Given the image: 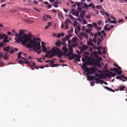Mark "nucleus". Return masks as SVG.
I'll return each instance as SVG.
<instances>
[{
    "instance_id": "obj_1",
    "label": "nucleus",
    "mask_w": 127,
    "mask_h": 127,
    "mask_svg": "<svg viewBox=\"0 0 127 127\" xmlns=\"http://www.w3.org/2000/svg\"><path fill=\"white\" fill-rule=\"evenodd\" d=\"M24 33L22 31H20L19 34L15 35L16 37L14 38L16 42L19 43L21 42V44L24 46H26L27 47L30 48L31 47L34 46L35 48L39 49L40 44L36 43L31 39L29 36L24 34L22 35Z\"/></svg>"
},
{
    "instance_id": "obj_2",
    "label": "nucleus",
    "mask_w": 127,
    "mask_h": 127,
    "mask_svg": "<svg viewBox=\"0 0 127 127\" xmlns=\"http://www.w3.org/2000/svg\"><path fill=\"white\" fill-rule=\"evenodd\" d=\"M105 72L106 73L103 74H100L99 75L98 73H95V76L98 77L101 79H105L107 77H108L109 78H110L111 76L114 77L116 75V73H113L112 72H110L108 70H106L105 71Z\"/></svg>"
},
{
    "instance_id": "obj_3",
    "label": "nucleus",
    "mask_w": 127,
    "mask_h": 127,
    "mask_svg": "<svg viewBox=\"0 0 127 127\" xmlns=\"http://www.w3.org/2000/svg\"><path fill=\"white\" fill-rule=\"evenodd\" d=\"M76 4L77 6V9L79 11L81 10L82 8H88V7H92L93 8L95 9V7L94 4L92 3H90L88 5L86 3H83L82 2H76Z\"/></svg>"
},
{
    "instance_id": "obj_4",
    "label": "nucleus",
    "mask_w": 127,
    "mask_h": 127,
    "mask_svg": "<svg viewBox=\"0 0 127 127\" xmlns=\"http://www.w3.org/2000/svg\"><path fill=\"white\" fill-rule=\"evenodd\" d=\"M58 50L56 48H54V47L50 51H47L46 52L47 54L45 55H42V56L44 57H53L55 54H58Z\"/></svg>"
},
{
    "instance_id": "obj_5",
    "label": "nucleus",
    "mask_w": 127,
    "mask_h": 127,
    "mask_svg": "<svg viewBox=\"0 0 127 127\" xmlns=\"http://www.w3.org/2000/svg\"><path fill=\"white\" fill-rule=\"evenodd\" d=\"M35 41L36 43H37L40 44V46L39 47V49H38L36 48H35V47L34 46L32 47H31L30 48H32L33 49L34 51L36 52H37V53L38 54H39L42 51H43L44 52H46L47 51V48H46L45 46H43L42 47V50L41 49V47L40 46V44L39 42H37L35 41Z\"/></svg>"
},
{
    "instance_id": "obj_6",
    "label": "nucleus",
    "mask_w": 127,
    "mask_h": 127,
    "mask_svg": "<svg viewBox=\"0 0 127 127\" xmlns=\"http://www.w3.org/2000/svg\"><path fill=\"white\" fill-rule=\"evenodd\" d=\"M54 48H56L58 50L59 52H58V54H55L58 55V57H62V55L64 56V54H67V53H66L68 51V48L65 46H64L62 48V50L63 52V53H62L58 48H57L56 47H54Z\"/></svg>"
},
{
    "instance_id": "obj_7",
    "label": "nucleus",
    "mask_w": 127,
    "mask_h": 127,
    "mask_svg": "<svg viewBox=\"0 0 127 127\" xmlns=\"http://www.w3.org/2000/svg\"><path fill=\"white\" fill-rule=\"evenodd\" d=\"M68 43L69 44H68V46L69 48V50L70 51L68 53H67V54H64V56H68L73 54V51L72 47H74L75 45L72 43L71 42H69Z\"/></svg>"
},
{
    "instance_id": "obj_8",
    "label": "nucleus",
    "mask_w": 127,
    "mask_h": 127,
    "mask_svg": "<svg viewBox=\"0 0 127 127\" xmlns=\"http://www.w3.org/2000/svg\"><path fill=\"white\" fill-rule=\"evenodd\" d=\"M84 71L87 72L88 74H93L95 72L96 69L94 67L89 68L87 67H85Z\"/></svg>"
},
{
    "instance_id": "obj_9",
    "label": "nucleus",
    "mask_w": 127,
    "mask_h": 127,
    "mask_svg": "<svg viewBox=\"0 0 127 127\" xmlns=\"http://www.w3.org/2000/svg\"><path fill=\"white\" fill-rule=\"evenodd\" d=\"M87 60L90 62V63H92V64L96 65L97 63H99V61L97 59L96 60L93 58H90L89 57H88Z\"/></svg>"
},
{
    "instance_id": "obj_10",
    "label": "nucleus",
    "mask_w": 127,
    "mask_h": 127,
    "mask_svg": "<svg viewBox=\"0 0 127 127\" xmlns=\"http://www.w3.org/2000/svg\"><path fill=\"white\" fill-rule=\"evenodd\" d=\"M109 22H110L111 23H113L115 24H116L117 23V22L115 20V19L113 16H108L107 19L105 20V23H107Z\"/></svg>"
},
{
    "instance_id": "obj_11",
    "label": "nucleus",
    "mask_w": 127,
    "mask_h": 127,
    "mask_svg": "<svg viewBox=\"0 0 127 127\" xmlns=\"http://www.w3.org/2000/svg\"><path fill=\"white\" fill-rule=\"evenodd\" d=\"M73 26L75 28V32L77 34L79 32L80 27L79 25H78L77 23L76 22H74L73 24Z\"/></svg>"
},
{
    "instance_id": "obj_12",
    "label": "nucleus",
    "mask_w": 127,
    "mask_h": 127,
    "mask_svg": "<svg viewBox=\"0 0 127 127\" xmlns=\"http://www.w3.org/2000/svg\"><path fill=\"white\" fill-rule=\"evenodd\" d=\"M106 88L109 90L113 92H114L115 91H118L119 90H120L121 91H123L124 89H126V88L123 86H120L117 89L115 90H112L110 88L107 87H106Z\"/></svg>"
},
{
    "instance_id": "obj_13",
    "label": "nucleus",
    "mask_w": 127,
    "mask_h": 127,
    "mask_svg": "<svg viewBox=\"0 0 127 127\" xmlns=\"http://www.w3.org/2000/svg\"><path fill=\"white\" fill-rule=\"evenodd\" d=\"M96 34L97 36H99L100 38L101 39L102 38V36H105V34L103 31H101V32H98Z\"/></svg>"
},
{
    "instance_id": "obj_14",
    "label": "nucleus",
    "mask_w": 127,
    "mask_h": 127,
    "mask_svg": "<svg viewBox=\"0 0 127 127\" xmlns=\"http://www.w3.org/2000/svg\"><path fill=\"white\" fill-rule=\"evenodd\" d=\"M79 38L81 39H82V37H83L86 39H88V37L87 35L86 34L82 32L81 33L77 35Z\"/></svg>"
},
{
    "instance_id": "obj_15",
    "label": "nucleus",
    "mask_w": 127,
    "mask_h": 127,
    "mask_svg": "<svg viewBox=\"0 0 127 127\" xmlns=\"http://www.w3.org/2000/svg\"><path fill=\"white\" fill-rule=\"evenodd\" d=\"M88 57L86 59V62L84 63V65L83 66V68L84 70L85 69V67H87L86 66H87L88 65H90L92 64V63H90V62L87 60Z\"/></svg>"
},
{
    "instance_id": "obj_16",
    "label": "nucleus",
    "mask_w": 127,
    "mask_h": 127,
    "mask_svg": "<svg viewBox=\"0 0 127 127\" xmlns=\"http://www.w3.org/2000/svg\"><path fill=\"white\" fill-rule=\"evenodd\" d=\"M51 2L53 3V6L56 7H57L58 6V4H60L59 2L55 1L54 0H49Z\"/></svg>"
},
{
    "instance_id": "obj_17",
    "label": "nucleus",
    "mask_w": 127,
    "mask_h": 127,
    "mask_svg": "<svg viewBox=\"0 0 127 127\" xmlns=\"http://www.w3.org/2000/svg\"><path fill=\"white\" fill-rule=\"evenodd\" d=\"M70 23V21L69 19H67L66 20L64 23L65 29H67L68 28V24Z\"/></svg>"
},
{
    "instance_id": "obj_18",
    "label": "nucleus",
    "mask_w": 127,
    "mask_h": 127,
    "mask_svg": "<svg viewBox=\"0 0 127 127\" xmlns=\"http://www.w3.org/2000/svg\"><path fill=\"white\" fill-rule=\"evenodd\" d=\"M75 62H76V60L78 62H80V58L81 57V56L80 55H77L75 54Z\"/></svg>"
},
{
    "instance_id": "obj_19",
    "label": "nucleus",
    "mask_w": 127,
    "mask_h": 127,
    "mask_svg": "<svg viewBox=\"0 0 127 127\" xmlns=\"http://www.w3.org/2000/svg\"><path fill=\"white\" fill-rule=\"evenodd\" d=\"M51 19V18L49 16L45 15L43 16V20L44 21H48V19Z\"/></svg>"
},
{
    "instance_id": "obj_20",
    "label": "nucleus",
    "mask_w": 127,
    "mask_h": 127,
    "mask_svg": "<svg viewBox=\"0 0 127 127\" xmlns=\"http://www.w3.org/2000/svg\"><path fill=\"white\" fill-rule=\"evenodd\" d=\"M121 68L119 66H118L117 68V70L116 72L118 75H120L122 74V71Z\"/></svg>"
},
{
    "instance_id": "obj_21",
    "label": "nucleus",
    "mask_w": 127,
    "mask_h": 127,
    "mask_svg": "<svg viewBox=\"0 0 127 127\" xmlns=\"http://www.w3.org/2000/svg\"><path fill=\"white\" fill-rule=\"evenodd\" d=\"M23 53L22 52H19V53L18 54V56H17V57L19 59H20L21 58H22V59L24 60H26V59L24 58H22L21 55V54H23Z\"/></svg>"
},
{
    "instance_id": "obj_22",
    "label": "nucleus",
    "mask_w": 127,
    "mask_h": 127,
    "mask_svg": "<svg viewBox=\"0 0 127 127\" xmlns=\"http://www.w3.org/2000/svg\"><path fill=\"white\" fill-rule=\"evenodd\" d=\"M71 12L73 14L77 16L78 15V12H76L75 10L73 9H72L71 11Z\"/></svg>"
},
{
    "instance_id": "obj_23",
    "label": "nucleus",
    "mask_w": 127,
    "mask_h": 127,
    "mask_svg": "<svg viewBox=\"0 0 127 127\" xmlns=\"http://www.w3.org/2000/svg\"><path fill=\"white\" fill-rule=\"evenodd\" d=\"M69 36V35H67L65 38H63L62 39V41L63 42H65L67 40H69L70 38Z\"/></svg>"
},
{
    "instance_id": "obj_24",
    "label": "nucleus",
    "mask_w": 127,
    "mask_h": 127,
    "mask_svg": "<svg viewBox=\"0 0 127 127\" xmlns=\"http://www.w3.org/2000/svg\"><path fill=\"white\" fill-rule=\"evenodd\" d=\"M8 38L7 36L4 34L2 35H0V38L8 39Z\"/></svg>"
},
{
    "instance_id": "obj_25",
    "label": "nucleus",
    "mask_w": 127,
    "mask_h": 127,
    "mask_svg": "<svg viewBox=\"0 0 127 127\" xmlns=\"http://www.w3.org/2000/svg\"><path fill=\"white\" fill-rule=\"evenodd\" d=\"M73 29H71L70 30L68 31V34L67 35H69V37H70L72 36V32Z\"/></svg>"
},
{
    "instance_id": "obj_26",
    "label": "nucleus",
    "mask_w": 127,
    "mask_h": 127,
    "mask_svg": "<svg viewBox=\"0 0 127 127\" xmlns=\"http://www.w3.org/2000/svg\"><path fill=\"white\" fill-rule=\"evenodd\" d=\"M75 54H72L70 56H69V55L68 56V59L70 60H72L73 59H74L75 57Z\"/></svg>"
},
{
    "instance_id": "obj_27",
    "label": "nucleus",
    "mask_w": 127,
    "mask_h": 127,
    "mask_svg": "<svg viewBox=\"0 0 127 127\" xmlns=\"http://www.w3.org/2000/svg\"><path fill=\"white\" fill-rule=\"evenodd\" d=\"M92 54L94 56L95 58H97L98 57L97 53L95 52H93L92 53Z\"/></svg>"
},
{
    "instance_id": "obj_28",
    "label": "nucleus",
    "mask_w": 127,
    "mask_h": 127,
    "mask_svg": "<svg viewBox=\"0 0 127 127\" xmlns=\"http://www.w3.org/2000/svg\"><path fill=\"white\" fill-rule=\"evenodd\" d=\"M88 48V47L87 46H84L82 47L81 48V50L82 51H85Z\"/></svg>"
},
{
    "instance_id": "obj_29",
    "label": "nucleus",
    "mask_w": 127,
    "mask_h": 127,
    "mask_svg": "<svg viewBox=\"0 0 127 127\" xmlns=\"http://www.w3.org/2000/svg\"><path fill=\"white\" fill-rule=\"evenodd\" d=\"M108 26V25H107L105 26V29L108 31H109L110 29H112L113 28L114 26L113 25H111L109 28H107V27Z\"/></svg>"
},
{
    "instance_id": "obj_30",
    "label": "nucleus",
    "mask_w": 127,
    "mask_h": 127,
    "mask_svg": "<svg viewBox=\"0 0 127 127\" xmlns=\"http://www.w3.org/2000/svg\"><path fill=\"white\" fill-rule=\"evenodd\" d=\"M10 49L9 47L7 46L6 47H4L3 49V50L4 51H6L7 52H9V50Z\"/></svg>"
},
{
    "instance_id": "obj_31",
    "label": "nucleus",
    "mask_w": 127,
    "mask_h": 127,
    "mask_svg": "<svg viewBox=\"0 0 127 127\" xmlns=\"http://www.w3.org/2000/svg\"><path fill=\"white\" fill-rule=\"evenodd\" d=\"M4 59L5 60H7L8 58V55L7 53L5 54L3 56Z\"/></svg>"
},
{
    "instance_id": "obj_32",
    "label": "nucleus",
    "mask_w": 127,
    "mask_h": 127,
    "mask_svg": "<svg viewBox=\"0 0 127 127\" xmlns=\"http://www.w3.org/2000/svg\"><path fill=\"white\" fill-rule=\"evenodd\" d=\"M37 59L39 62L41 63L45 59L44 58H41L40 59L37 58Z\"/></svg>"
},
{
    "instance_id": "obj_33",
    "label": "nucleus",
    "mask_w": 127,
    "mask_h": 127,
    "mask_svg": "<svg viewBox=\"0 0 127 127\" xmlns=\"http://www.w3.org/2000/svg\"><path fill=\"white\" fill-rule=\"evenodd\" d=\"M100 13H101L103 15H106L107 16H109V14H108L107 12H105L103 11H101Z\"/></svg>"
},
{
    "instance_id": "obj_34",
    "label": "nucleus",
    "mask_w": 127,
    "mask_h": 127,
    "mask_svg": "<svg viewBox=\"0 0 127 127\" xmlns=\"http://www.w3.org/2000/svg\"><path fill=\"white\" fill-rule=\"evenodd\" d=\"M26 63L29 66H32V62H29L28 61H25L24 62V64Z\"/></svg>"
},
{
    "instance_id": "obj_35",
    "label": "nucleus",
    "mask_w": 127,
    "mask_h": 127,
    "mask_svg": "<svg viewBox=\"0 0 127 127\" xmlns=\"http://www.w3.org/2000/svg\"><path fill=\"white\" fill-rule=\"evenodd\" d=\"M96 77L95 76H89L88 77V78L90 80H93L94 79H95Z\"/></svg>"
},
{
    "instance_id": "obj_36",
    "label": "nucleus",
    "mask_w": 127,
    "mask_h": 127,
    "mask_svg": "<svg viewBox=\"0 0 127 127\" xmlns=\"http://www.w3.org/2000/svg\"><path fill=\"white\" fill-rule=\"evenodd\" d=\"M97 36V35L96 34H95L94 35V38H93L92 40L95 43H96V38Z\"/></svg>"
},
{
    "instance_id": "obj_37",
    "label": "nucleus",
    "mask_w": 127,
    "mask_h": 127,
    "mask_svg": "<svg viewBox=\"0 0 127 127\" xmlns=\"http://www.w3.org/2000/svg\"><path fill=\"white\" fill-rule=\"evenodd\" d=\"M77 40V38L75 37H73L72 38L71 40V42H73V43H75L76 42Z\"/></svg>"
},
{
    "instance_id": "obj_38",
    "label": "nucleus",
    "mask_w": 127,
    "mask_h": 127,
    "mask_svg": "<svg viewBox=\"0 0 127 127\" xmlns=\"http://www.w3.org/2000/svg\"><path fill=\"white\" fill-rule=\"evenodd\" d=\"M32 64L33 66L35 68L37 69H38L40 68V67L36 66L35 65V64L34 62H32Z\"/></svg>"
},
{
    "instance_id": "obj_39",
    "label": "nucleus",
    "mask_w": 127,
    "mask_h": 127,
    "mask_svg": "<svg viewBox=\"0 0 127 127\" xmlns=\"http://www.w3.org/2000/svg\"><path fill=\"white\" fill-rule=\"evenodd\" d=\"M51 23L50 22H48V25L47 26H46L45 27V29H47L48 28L51 26Z\"/></svg>"
},
{
    "instance_id": "obj_40",
    "label": "nucleus",
    "mask_w": 127,
    "mask_h": 127,
    "mask_svg": "<svg viewBox=\"0 0 127 127\" xmlns=\"http://www.w3.org/2000/svg\"><path fill=\"white\" fill-rule=\"evenodd\" d=\"M100 78H97L96 77L95 78V80L96 84H98L99 83V81L100 79Z\"/></svg>"
},
{
    "instance_id": "obj_41",
    "label": "nucleus",
    "mask_w": 127,
    "mask_h": 127,
    "mask_svg": "<svg viewBox=\"0 0 127 127\" xmlns=\"http://www.w3.org/2000/svg\"><path fill=\"white\" fill-rule=\"evenodd\" d=\"M25 21L27 22L28 23H33L34 22L33 21L31 20H29L28 19H26L25 20Z\"/></svg>"
},
{
    "instance_id": "obj_42",
    "label": "nucleus",
    "mask_w": 127,
    "mask_h": 127,
    "mask_svg": "<svg viewBox=\"0 0 127 127\" xmlns=\"http://www.w3.org/2000/svg\"><path fill=\"white\" fill-rule=\"evenodd\" d=\"M96 8L97 9H101L102 7L101 5H97L96 6Z\"/></svg>"
},
{
    "instance_id": "obj_43",
    "label": "nucleus",
    "mask_w": 127,
    "mask_h": 127,
    "mask_svg": "<svg viewBox=\"0 0 127 127\" xmlns=\"http://www.w3.org/2000/svg\"><path fill=\"white\" fill-rule=\"evenodd\" d=\"M121 77H122L124 79V81L127 80V77H126L124 76V75H122L121 76Z\"/></svg>"
},
{
    "instance_id": "obj_44",
    "label": "nucleus",
    "mask_w": 127,
    "mask_h": 127,
    "mask_svg": "<svg viewBox=\"0 0 127 127\" xmlns=\"http://www.w3.org/2000/svg\"><path fill=\"white\" fill-rule=\"evenodd\" d=\"M7 39H5L2 41V43H4L5 42H9V41Z\"/></svg>"
},
{
    "instance_id": "obj_45",
    "label": "nucleus",
    "mask_w": 127,
    "mask_h": 127,
    "mask_svg": "<svg viewBox=\"0 0 127 127\" xmlns=\"http://www.w3.org/2000/svg\"><path fill=\"white\" fill-rule=\"evenodd\" d=\"M91 30L92 29L91 28H89L86 30V32L87 33H90Z\"/></svg>"
},
{
    "instance_id": "obj_46",
    "label": "nucleus",
    "mask_w": 127,
    "mask_h": 127,
    "mask_svg": "<svg viewBox=\"0 0 127 127\" xmlns=\"http://www.w3.org/2000/svg\"><path fill=\"white\" fill-rule=\"evenodd\" d=\"M88 44L90 46H92L93 45V43L91 41L88 42Z\"/></svg>"
},
{
    "instance_id": "obj_47",
    "label": "nucleus",
    "mask_w": 127,
    "mask_h": 127,
    "mask_svg": "<svg viewBox=\"0 0 127 127\" xmlns=\"http://www.w3.org/2000/svg\"><path fill=\"white\" fill-rule=\"evenodd\" d=\"M92 23H93L94 27H95V28H97V25L96 23H95L94 22H93Z\"/></svg>"
},
{
    "instance_id": "obj_48",
    "label": "nucleus",
    "mask_w": 127,
    "mask_h": 127,
    "mask_svg": "<svg viewBox=\"0 0 127 127\" xmlns=\"http://www.w3.org/2000/svg\"><path fill=\"white\" fill-rule=\"evenodd\" d=\"M56 45L57 46H60L61 45V43L59 41H57L56 43Z\"/></svg>"
},
{
    "instance_id": "obj_49",
    "label": "nucleus",
    "mask_w": 127,
    "mask_h": 127,
    "mask_svg": "<svg viewBox=\"0 0 127 127\" xmlns=\"http://www.w3.org/2000/svg\"><path fill=\"white\" fill-rule=\"evenodd\" d=\"M16 50V49L15 50L12 49L9 52H10V54H12L15 52V51Z\"/></svg>"
},
{
    "instance_id": "obj_50",
    "label": "nucleus",
    "mask_w": 127,
    "mask_h": 127,
    "mask_svg": "<svg viewBox=\"0 0 127 127\" xmlns=\"http://www.w3.org/2000/svg\"><path fill=\"white\" fill-rule=\"evenodd\" d=\"M102 50L103 51V53L104 54H105L106 53V52L105 51V47H103L102 48Z\"/></svg>"
},
{
    "instance_id": "obj_51",
    "label": "nucleus",
    "mask_w": 127,
    "mask_h": 127,
    "mask_svg": "<svg viewBox=\"0 0 127 127\" xmlns=\"http://www.w3.org/2000/svg\"><path fill=\"white\" fill-rule=\"evenodd\" d=\"M19 63L23 64H24V62L21 60H20L19 61Z\"/></svg>"
},
{
    "instance_id": "obj_52",
    "label": "nucleus",
    "mask_w": 127,
    "mask_h": 127,
    "mask_svg": "<svg viewBox=\"0 0 127 127\" xmlns=\"http://www.w3.org/2000/svg\"><path fill=\"white\" fill-rule=\"evenodd\" d=\"M116 79H120V80H122V81H124V80L123 79H122L121 77L119 76H118L116 77Z\"/></svg>"
},
{
    "instance_id": "obj_53",
    "label": "nucleus",
    "mask_w": 127,
    "mask_h": 127,
    "mask_svg": "<svg viewBox=\"0 0 127 127\" xmlns=\"http://www.w3.org/2000/svg\"><path fill=\"white\" fill-rule=\"evenodd\" d=\"M110 70L112 71H115L116 72V71L117 70V68H114L113 69H110Z\"/></svg>"
},
{
    "instance_id": "obj_54",
    "label": "nucleus",
    "mask_w": 127,
    "mask_h": 127,
    "mask_svg": "<svg viewBox=\"0 0 127 127\" xmlns=\"http://www.w3.org/2000/svg\"><path fill=\"white\" fill-rule=\"evenodd\" d=\"M84 15L80 14V15L79 16V17L80 18L82 19L84 17Z\"/></svg>"
},
{
    "instance_id": "obj_55",
    "label": "nucleus",
    "mask_w": 127,
    "mask_h": 127,
    "mask_svg": "<svg viewBox=\"0 0 127 127\" xmlns=\"http://www.w3.org/2000/svg\"><path fill=\"white\" fill-rule=\"evenodd\" d=\"M125 1V0H119V1L120 3H125L126 1Z\"/></svg>"
},
{
    "instance_id": "obj_56",
    "label": "nucleus",
    "mask_w": 127,
    "mask_h": 127,
    "mask_svg": "<svg viewBox=\"0 0 127 127\" xmlns=\"http://www.w3.org/2000/svg\"><path fill=\"white\" fill-rule=\"evenodd\" d=\"M59 15L61 18H63V14L62 13H59Z\"/></svg>"
},
{
    "instance_id": "obj_57",
    "label": "nucleus",
    "mask_w": 127,
    "mask_h": 127,
    "mask_svg": "<svg viewBox=\"0 0 127 127\" xmlns=\"http://www.w3.org/2000/svg\"><path fill=\"white\" fill-rule=\"evenodd\" d=\"M45 44L43 42H41V46L42 47L43 46H45Z\"/></svg>"
},
{
    "instance_id": "obj_58",
    "label": "nucleus",
    "mask_w": 127,
    "mask_h": 127,
    "mask_svg": "<svg viewBox=\"0 0 127 127\" xmlns=\"http://www.w3.org/2000/svg\"><path fill=\"white\" fill-rule=\"evenodd\" d=\"M95 84V82L94 81H91V84L92 86L94 85Z\"/></svg>"
},
{
    "instance_id": "obj_59",
    "label": "nucleus",
    "mask_w": 127,
    "mask_h": 127,
    "mask_svg": "<svg viewBox=\"0 0 127 127\" xmlns=\"http://www.w3.org/2000/svg\"><path fill=\"white\" fill-rule=\"evenodd\" d=\"M86 12L84 10H82L81 11V14L84 15L85 13Z\"/></svg>"
},
{
    "instance_id": "obj_60",
    "label": "nucleus",
    "mask_w": 127,
    "mask_h": 127,
    "mask_svg": "<svg viewBox=\"0 0 127 127\" xmlns=\"http://www.w3.org/2000/svg\"><path fill=\"white\" fill-rule=\"evenodd\" d=\"M86 59H85V58H83L82 59V62H83L84 63L86 62Z\"/></svg>"
},
{
    "instance_id": "obj_61",
    "label": "nucleus",
    "mask_w": 127,
    "mask_h": 127,
    "mask_svg": "<svg viewBox=\"0 0 127 127\" xmlns=\"http://www.w3.org/2000/svg\"><path fill=\"white\" fill-rule=\"evenodd\" d=\"M36 40H38V41H41V40L40 39L38 38H36V39H34V40H33V41H35L36 42Z\"/></svg>"
},
{
    "instance_id": "obj_62",
    "label": "nucleus",
    "mask_w": 127,
    "mask_h": 127,
    "mask_svg": "<svg viewBox=\"0 0 127 127\" xmlns=\"http://www.w3.org/2000/svg\"><path fill=\"white\" fill-rule=\"evenodd\" d=\"M88 26L90 28H92L93 27V25L92 24H88Z\"/></svg>"
},
{
    "instance_id": "obj_63",
    "label": "nucleus",
    "mask_w": 127,
    "mask_h": 127,
    "mask_svg": "<svg viewBox=\"0 0 127 127\" xmlns=\"http://www.w3.org/2000/svg\"><path fill=\"white\" fill-rule=\"evenodd\" d=\"M60 34L59 33H58L57 34V38H59L61 37Z\"/></svg>"
},
{
    "instance_id": "obj_64",
    "label": "nucleus",
    "mask_w": 127,
    "mask_h": 127,
    "mask_svg": "<svg viewBox=\"0 0 127 127\" xmlns=\"http://www.w3.org/2000/svg\"><path fill=\"white\" fill-rule=\"evenodd\" d=\"M49 62L51 64H52L54 63V61L52 60H50Z\"/></svg>"
}]
</instances>
